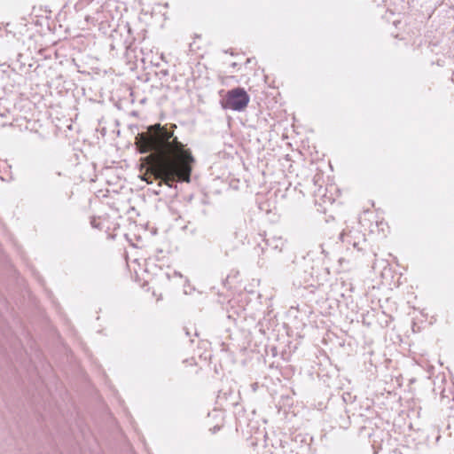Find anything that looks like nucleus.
<instances>
[{
    "label": "nucleus",
    "instance_id": "obj_1",
    "mask_svg": "<svg viewBox=\"0 0 454 454\" xmlns=\"http://www.w3.org/2000/svg\"><path fill=\"white\" fill-rule=\"evenodd\" d=\"M136 145L140 153H151L147 157L148 171L154 179H160L168 186L176 181H190L194 159L173 131L160 124L152 125L147 132L137 135Z\"/></svg>",
    "mask_w": 454,
    "mask_h": 454
},
{
    "label": "nucleus",
    "instance_id": "obj_2",
    "mask_svg": "<svg viewBox=\"0 0 454 454\" xmlns=\"http://www.w3.org/2000/svg\"><path fill=\"white\" fill-rule=\"evenodd\" d=\"M249 103V96L242 88H235L229 90L222 101L223 108L234 111H243Z\"/></svg>",
    "mask_w": 454,
    "mask_h": 454
},
{
    "label": "nucleus",
    "instance_id": "obj_3",
    "mask_svg": "<svg viewBox=\"0 0 454 454\" xmlns=\"http://www.w3.org/2000/svg\"><path fill=\"white\" fill-rule=\"evenodd\" d=\"M361 238V234L359 231H352V230H343V231L340 235V239L347 243L348 245H352L354 248L360 249L359 247V239Z\"/></svg>",
    "mask_w": 454,
    "mask_h": 454
},
{
    "label": "nucleus",
    "instance_id": "obj_4",
    "mask_svg": "<svg viewBox=\"0 0 454 454\" xmlns=\"http://www.w3.org/2000/svg\"><path fill=\"white\" fill-rule=\"evenodd\" d=\"M145 181H146V183L148 184H152L153 181L150 179V177H147L146 176H145V177L143 178Z\"/></svg>",
    "mask_w": 454,
    "mask_h": 454
}]
</instances>
